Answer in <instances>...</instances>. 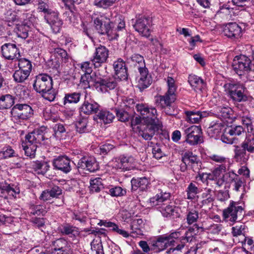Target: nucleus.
Returning <instances> with one entry per match:
<instances>
[{
  "label": "nucleus",
  "instance_id": "obj_1",
  "mask_svg": "<svg viewBox=\"0 0 254 254\" xmlns=\"http://www.w3.org/2000/svg\"><path fill=\"white\" fill-rule=\"evenodd\" d=\"M47 129V127H41L25 136V141L22 144V147L27 156L34 158L39 144L49 145Z\"/></svg>",
  "mask_w": 254,
  "mask_h": 254
},
{
  "label": "nucleus",
  "instance_id": "obj_2",
  "mask_svg": "<svg viewBox=\"0 0 254 254\" xmlns=\"http://www.w3.org/2000/svg\"><path fill=\"white\" fill-rule=\"evenodd\" d=\"M95 27L98 33L101 35L107 34L111 39H116L119 36L118 32L122 31L125 28V22L121 18L118 20V25L115 26V23L103 16L98 17L94 20Z\"/></svg>",
  "mask_w": 254,
  "mask_h": 254
},
{
  "label": "nucleus",
  "instance_id": "obj_3",
  "mask_svg": "<svg viewBox=\"0 0 254 254\" xmlns=\"http://www.w3.org/2000/svg\"><path fill=\"white\" fill-rule=\"evenodd\" d=\"M34 89L41 94L46 100L53 101L57 94V91L53 88L52 78L47 74H39L35 77L33 84Z\"/></svg>",
  "mask_w": 254,
  "mask_h": 254
},
{
  "label": "nucleus",
  "instance_id": "obj_4",
  "mask_svg": "<svg viewBox=\"0 0 254 254\" xmlns=\"http://www.w3.org/2000/svg\"><path fill=\"white\" fill-rule=\"evenodd\" d=\"M228 90L229 95L233 100L238 102H245L248 100L247 90L245 85L239 82H232L224 85Z\"/></svg>",
  "mask_w": 254,
  "mask_h": 254
},
{
  "label": "nucleus",
  "instance_id": "obj_5",
  "mask_svg": "<svg viewBox=\"0 0 254 254\" xmlns=\"http://www.w3.org/2000/svg\"><path fill=\"white\" fill-rule=\"evenodd\" d=\"M132 26L134 30L142 37H148L151 32L152 18L145 15H139L132 19Z\"/></svg>",
  "mask_w": 254,
  "mask_h": 254
},
{
  "label": "nucleus",
  "instance_id": "obj_6",
  "mask_svg": "<svg viewBox=\"0 0 254 254\" xmlns=\"http://www.w3.org/2000/svg\"><path fill=\"white\" fill-rule=\"evenodd\" d=\"M162 124L159 120L155 119L153 123H143L138 127L139 135L145 140H151L155 132L161 129Z\"/></svg>",
  "mask_w": 254,
  "mask_h": 254
},
{
  "label": "nucleus",
  "instance_id": "obj_7",
  "mask_svg": "<svg viewBox=\"0 0 254 254\" xmlns=\"http://www.w3.org/2000/svg\"><path fill=\"white\" fill-rule=\"evenodd\" d=\"M183 129V135L187 143L190 145H195L200 143L202 131L200 126L193 125L186 127Z\"/></svg>",
  "mask_w": 254,
  "mask_h": 254
},
{
  "label": "nucleus",
  "instance_id": "obj_8",
  "mask_svg": "<svg viewBox=\"0 0 254 254\" xmlns=\"http://www.w3.org/2000/svg\"><path fill=\"white\" fill-rule=\"evenodd\" d=\"M14 121L27 120L32 117L33 113L32 108L27 104H16L11 110Z\"/></svg>",
  "mask_w": 254,
  "mask_h": 254
},
{
  "label": "nucleus",
  "instance_id": "obj_9",
  "mask_svg": "<svg viewBox=\"0 0 254 254\" xmlns=\"http://www.w3.org/2000/svg\"><path fill=\"white\" fill-rule=\"evenodd\" d=\"M113 168L123 170H130L135 164V159L131 155H122L114 158L111 162Z\"/></svg>",
  "mask_w": 254,
  "mask_h": 254
},
{
  "label": "nucleus",
  "instance_id": "obj_10",
  "mask_svg": "<svg viewBox=\"0 0 254 254\" xmlns=\"http://www.w3.org/2000/svg\"><path fill=\"white\" fill-rule=\"evenodd\" d=\"M251 61L244 55L236 56L233 60V67L236 72L241 75L251 69Z\"/></svg>",
  "mask_w": 254,
  "mask_h": 254
},
{
  "label": "nucleus",
  "instance_id": "obj_11",
  "mask_svg": "<svg viewBox=\"0 0 254 254\" xmlns=\"http://www.w3.org/2000/svg\"><path fill=\"white\" fill-rule=\"evenodd\" d=\"M109 51L104 46L99 45L96 47L91 59V62L95 68H98L106 63L109 58Z\"/></svg>",
  "mask_w": 254,
  "mask_h": 254
},
{
  "label": "nucleus",
  "instance_id": "obj_12",
  "mask_svg": "<svg viewBox=\"0 0 254 254\" xmlns=\"http://www.w3.org/2000/svg\"><path fill=\"white\" fill-rule=\"evenodd\" d=\"M44 17L46 22L50 25L53 33L57 34L60 32L63 21L59 16V13L57 11L53 10Z\"/></svg>",
  "mask_w": 254,
  "mask_h": 254
},
{
  "label": "nucleus",
  "instance_id": "obj_13",
  "mask_svg": "<svg viewBox=\"0 0 254 254\" xmlns=\"http://www.w3.org/2000/svg\"><path fill=\"white\" fill-rule=\"evenodd\" d=\"M0 49L1 55L5 59L17 61L20 57L19 49L15 44L5 43Z\"/></svg>",
  "mask_w": 254,
  "mask_h": 254
},
{
  "label": "nucleus",
  "instance_id": "obj_14",
  "mask_svg": "<svg viewBox=\"0 0 254 254\" xmlns=\"http://www.w3.org/2000/svg\"><path fill=\"white\" fill-rule=\"evenodd\" d=\"M180 236L179 232H175L170 235L160 236L157 238L154 245L158 248L159 251H163L168 246L173 245L175 242L174 240Z\"/></svg>",
  "mask_w": 254,
  "mask_h": 254
},
{
  "label": "nucleus",
  "instance_id": "obj_15",
  "mask_svg": "<svg viewBox=\"0 0 254 254\" xmlns=\"http://www.w3.org/2000/svg\"><path fill=\"white\" fill-rule=\"evenodd\" d=\"M136 109L143 116L144 123H153L155 119L159 120L157 110L154 107L149 108L144 104H138L136 105Z\"/></svg>",
  "mask_w": 254,
  "mask_h": 254
},
{
  "label": "nucleus",
  "instance_id": "obj_16",
  "mask_svg": "<svg viewBox=\"0 0 254 254\" xmlns=\"http://www.w3.org/2000/svg\"><path fill=\"white\" fill-rule=\"evenodd\" d=\"M53 166L64 173H69L71 170V160L66 156H59L53 161Z\"/></svg>",
  "mask_w": 254,
  "mask_h": 254
},
{
  "label": "nucleus",
  "instance_id": "obj_17",
  "mask_svg": "<svg viewBox=\"0 0 254 254\" xmlns=\"http://www.w3.org/2000/svg\"><path fill=\"white\" fill-rule=\"evenodd\" d=\"M77 166L90 172H94L99 169V165L95 158L92 157H83L78 161Z\"/></svg>",
  "mask_w": 254,
  "mask_h": 254
},
{
  "label": "nucleus",
  "instance_id": "obj_18",
  "mask_svg": "<svg viewBox=\"0 0 254 254\" xmlns=\"http://www.w3.org/2000/svg\"><path fill=\"white\" fill-rule=\"evenodd\" d=\"M113 68L117 78L122 80L127 79V68L125 62L121 58H119L114 62Z\"/></svg>",
  "mask_w": 254,
  "mask_h": 254
},
{
  "label": "nucleus",
  "instance_id": "obj_19",
  "mask_svg": "<svg viewBox=\"0 0 254 254\" xmlns=\"http://www.w3.org/2000/svg\"><path fill=\"white\" fill-rule=\"evenodd\" d=\"M138 70L140 73V77L138 80V86L140 89L148 87L152 82L151 75L149 74L148 69L145 67H139Z\"/></svg>",
  "mask_w": 254,
  "mask_h": 254
},
{
  "label": "nucleus",
  "instance_id": "obj_20",
  "mask_svg": "<svg viewBox=\"0 0 254 254\" xmlns=\"http://www.w3.org/2000/svg\"><path fill=\"white\" fill-rule=\"evenodd\" d=\"M223 32L228 38L237 39L241 36L242 28L236 23H230L226 25Z\"/></svg>",
  "mask_w": 254,
  "mask_h": 254
},
{
  "label": "nucleus",
  "instance_id": "obj_21",
  "mask_svg": "<svg viewBox=\"0 0 254 254\" xmlns=\"http://www.w3.org/2000/svg\"><path fill=\"white\" fill-rule=\"evenodd\" d=\"M243 208L242 206L238 205L235 202H232L230 206L224 210L223 214L225 218H229L232 222H235L237 219V213H242Z\"/></svg>",
  "mask_w": 254,
  "mask_h": 254
},
{
  "label": "nucleus",
  "instance_id": "obj_22",
  "mask_svg": "<svg viewBox=\"0 0 254 254\" xmlns=\"http://www.w3.org/2000/svg\"><path fill=\"white\" fill-rule=\"evenodd\" d=\"M99 105L94 101L85 98L80 108V112L86 115L95 114L99 110Z\"/></svg>",
  "mask_w": 254,
  "mask_h": 254
},
{
  "label": "nucleus",
  "instance_id": "obj_23",
  "mask_svg": "<svg viewBox=\"0 0 254 254\" xmlns=\"http://www.w3.org/2000/svg\"><path fill=\"white\" fill-rule=\"evenodd\" d=\"M188 82L191 88L196 92H201L206 87V82L200 77L195 74H190L188 77Z\"/></svg>",
  "mask_w": 254,
  "mask_h": 254
},
{
  "label": "nucleus",
  "instance_id": "obj_24",
  "mask_svg": "<svg viewBox=\"0 0 254 254\" xmlns=\"http://www.w3.org/2000/svg\"><path fill=\"white\" fill-rule=\"evenodd\" d=\"M176 99V94H172L166 92L164 95H160L156 99V102L158 106L162 109H165L170 107L171 104Z\"/></svg>",
  "mask_w": 254,
  "mask_h": 254
},
{
  "label": "nucleus",
  "instance_id": "obj_25",
  "mask_svg": "<svg viewBox=\"0 0 254 254\" xmlns=\"http://www.w3.org/2000/svg\"><path fill=\"white\" fill-rule=\"evenodd\" d=\"M187 118V121L192 124H196L199 122L201 119L211 116L213 114L211 112L207 111H186L185 112Z\"/></svg>",
  "mask_w": 254,
  "mask_h": 254
},
{
  "label": "nucleus",
  "instance_id": "obj_26",
  "mask_svg": "<svg viewBox=\"0 0 254 254\" xmlns=\"http://www.w3.org/2000/svg\"><path fill=\"white\" fill-rule=\"evenodd\" d=\"M238 114L241 118V122L243 125L247 127V134L254 133L251 116L249 111L247 109H243L242 110H240Z\"/></svg>",
  "mask_w": 254,
  "mask_h": 254
},
{
  "label": "nucleus",
  "instance_id": "obj_27",
  "mask_svg": "<svg viewBox=\"0 0 254 254\" xmlns=\"http://www.w3.org/2000/svg\"><path fill=\"white\" fill-rule=\"evenodd\" d=\"M234 158L238 162L245 163L249 158V154L247 153V150L243 146V142L241 146L234 145Z\"/></svg>",
  "mask_w": 254,
  "mask_h": 254
},
{
  "label": "nucleus",
  "instance_id": "obj_28",
  "mask_svg": "<svg viewBox=\"0 0 254 254\" xmlns=\"http://www.w3.org/2000/svg\"><path fill=\"white\" fill-rule=\"evenodd\" d=\"M224 127L222 121L212 122L208 128L207 132L211 137H216L220 135Z\"/></svg>",
  "mask_w": 254,
  "mask_h": 254
},
{
  "label": "nucleus",
  "instance_id": "obj_29",
  "mask_svg": "<svg viewBox=\"0 0 254 254\" xmlns=\"http://www.w3.org/2000/svg\"><path fill=\"white\" fill-rule=\"evenodd\" d=\"M117 85L116 80L114 78L101 79V81L97 87V90L102 92H106L108 90L114 89Z\"/></svg>",
  "mask_w": 254,
  "mask_h": 254
},
{
  "label": "nucleus",
  "instance_id": "obj_30",
  "mask_svg": "<svg viewBox=\"0 0 254 254\" xmlns=\"http://www.w3.org/2000/svg\"><path fill=\"white\" fill-rule=\"evenodd\" d=\"M59 230L63 234L70 237H75L79 234L78 228L68 223L64 224L59 227Z\"/></svg>",
  "mask_w": 254,
  "mask_h": 254
},
{
  "label": "nucleus",
  "instance_id": "obj_31",
  "mask_svg": "<svg viewBox=\"0 0 254 254\" xmlns=\"http://www.w3.org/2000/svg\"><path fill=\"white\" fill-rule=\"evenodd\" d=\"M171 194L169 192H163L157 193L154 196L150 198V202L152 206L161 205L163 202L170 197Z\"/></svg>",
  "mask_w": 254,
  "mask_h": 254
},
{
  "label": "nucleus",
  "instance_id": "obj_32",
  "mask_svg": "<svg viewBox=\"0 0 254 254\" xmlns=\"http://www.w3.org/2000/svg\"><path fill=\"white\" fill-rule=\"evenodd\" d=\"M33 170L38 174H45L49 169L50 166L48 162L36 161L31 164Z\"/></svg>",
  "mask_w": 254,
  "mask_h": 254
},
{
  "label": "nucleus",
  "instance_id": "obj_33",
  "mask_svg": "<svg viewBox=\"0 0 254 254\" xmlns=\"http://www.w3.org/2000/svg\"><path fill=\"white\" fill-rule=\"evenodd\" d=\"M131 183L132 190L139 189L141 190H144L147 189L149 181L146 178L143 177L137 179H132Z\"/></svg>",
  "mask_w": 254,
  "mask_h": 254
},
{
  "label": "nucleus",
  "instance_id": "obj_34",
  "mask_svg": "<svg viewBox=\"0 0 254 254\" xmlns=\"http://www.w3.org/2000/svg\"><path fill=\"white\" fill-rule=\"evenodd\" d=\"M226 175L230 178L234 190L237 191H239L240 189L244 185L242 179L234 172H229L226 174Z\"/></svg>",
  "mask_w": 254,
  "mask_h": 254
},
{
  "label": "nucleus",
  "instance_id": "obj_35",
  "mask_svg": "<svg viewBox=\"0 0 254 254\" xmlns=\"http://www.w3.org/2000/svg\"><path fill=\"white\" fill-rule=\"evenodd\" d=\"M65 4V6L69 10V11L65 12L64 14L67 15L68 19L66 20H68L69 22H72V18L71 16L73 15V9L74 7V4H80L82 0H62Z\"/></svg>",
  "mask_w": 254,
  "mask_h": 254
},
{
  "label": "nucleus",
  "instance_id": "obj_36",
  "mask_svg": "<svg viewBox=\"0 0 254 254\" xmlns=\"http://www.w3.org/2000/svg\"><path fill=\"white\" fill-rule=\"evenodd\" d=\"M157 209L161 213L163 217L166 218H171L175 211L174 206L165 203H162L161 205L157 206Z\"/></svg>",
  "mask_w": 254,
  "mask_h": 254
},
{
  "label": "nucleus",
  "instance_id": "obj_37",
  "mask_svg": "<svg viewBox=\"0 0 254 254\" xmlns=\"http://www.w3.org/2000/svg\"><path fill=\"white\" fill-rule=\"evenodd\" d=\"M214 112L219 118L225 119L230 118L232 111L228 106H220L215 108Z\"/></svg>",
  "mask_w": 254,
  "mask_h": 254
},
{
  "label": "nucleus",
  "instance_id": "obj_38",
  "mask_svg": "<svg viewBox=\"0 0 254 254\" xmlns=\"http://www.w3.org/2000/svg\"><path fill=\"white\" fill-rule=\"evenodd\" d=\"M14 103V98L9 94L2 95L0 97V110L10 108Z\"/></svg>",
  "mask_w": 254,
  "mask_h": 254
},
{
  "label": "nucleus",
  "instance_id": "obj_39",
  "mask_svg": "<svg viewBox=\"0 0 254 254\" xmlns=\"http://www.w3.org/2000/svg\"><path fill=\"white\" fill-rule=\"evenodd\" d=\"M5 192L16 198L20 193V189L17 186L13 187V186L11 187L9 185H0V193L4 194Z\"/></svg>",
  "mask_w": 254,
  "mask_h": 254
},
{
  "label": "nucleus",
  "instance_id": "obj_40",
  "mask_svg": "<svg viewBox=\"0 0 254 254\" xmlns=\"http://www.w3.org/2000/svg\"><path fill=\"white\" fill-rule=\"evenodd\" d=\"M54 133L52 136H50L49 139V144L51 139H55L56 140H61L62 138V134L65 132L66 129L64 126L62 124H57L53 127Z\"/></svg>",
  "mask_w": 254,
  "mask_h": 254
},
{
  "label": "nucleus",
  "instance_id": "obj_41",
  "mask_svg": "<svg viewBox=\"0 0 254 254\" xmlns=\"http://www.w3.org/2000/svg\"><path fill=\"white\" fill-rule=\"evenodd\" d=\"M97 116L105 124L112 123L115 118L114 114L107 110H100Z\"/></svg>",
  "mask_w": 254,
  "mask_h": 254
},
{
  "label": "nucleus",
  "instance_id": "obj_42",
  "mask_svg": "<svg viewBox=\"0 0 254 254\" xmlns=\"http://www.w3.org/2000/svg\"><path fill=\"white\" fill-rule=\"evenodd\" d=\"M243 146L250 153H254V133L246 134L245 140L243 142Z\"/></svg>",
  "mask_w": 254,
  "mask_h": 254
},
{
  "label": "nucleus",
  "instance_id": "obj_43",
  "mask_svg": "<svg viewBox=\"0 0 254 254\" xmlns=\"http://www.w3.org/2000/svg\"><path fill=\"white\" fill-rule=\"evenodd\" d=\"M182 161L185 164V166H188L190 164H195L200 160L198 157L194 155L192 152L187 151L182 156Z\"/></svg>",
  "mask_w": 254,
  "mask_h": 254
},
{
  "label": "nucleus",
  "instance_id": "obj_44",
  "mask_svg": "<svg viewBox=\"0 0 254 254\" xmlns=\"http://www.w3.org/2000/svg\"><path fill=\"white\" fill-rule=\"evenodd\" d=\"M82 80H88L91 86H95L97 89V87L100 85L101 78L97 76L96 73H93L83 74L81 76Z\"/></svg>",
  "mask_w": 254,
  "mask_h": 254
},
{
  "label": "nucleus",
  "instance_id": "obj_45",
  "mask_svg": "<svg viewBox=\"0 0 254 254\" xmlns=\"http://www.w3.org/2000/svg\"><path fill=\"white\" fill-rule=\"evenodd\" d=\"M88 123L87 118H83L79 119L76 124V131L80 134L89 132L90 128L88 127Z\"/></svg>",
  "mask_w": 254,
  "mask_h": 254
},
{
  "label": "nucleus",
  "instance_id": "obj_46",
  "mask_svg": "<svg viewBox=\"0 0 254 254\" xmlns=\"http://www.w3.org/2000/svg\"><path fill=\"white\" fill-rule=\"evenodd\" d=\"M81 97V94L79 92H73L71 93H67L65 94L64 98V104L71 103H77Z\"/></svg>",
  "mask_w": 254,
  "mask_h": 254
},
{
  "label": "nucleus",
  "instance_id": "obj_47",
  "mask_svg": "<svg viewBox=\"0 0 254 254\" xmlns=\"http://www.w3.org/2000/svg\"><path fill=\"white\" fill-rule=\"evenodd\" d=\"M194 226L197 228V230L201 229L202 231L207 230L208 232L215 234L220 230V227L216 224H212L207 225L206 222H204L201 226H198L197 224H195Z\"/></svg>",
  "mask_w": 254,
  "mask_h": 254
},
{
  "label": "nucleus",
  "instance_id": "obj_48",
  "mask_svg": "<svg viewBox=\"0 0 254 254\" xmlns=\"http://www.w3.org/2000/svg\"><path fill=\"white\" fill-rule=\"evenodd\" d=\"M30 73L18 69L15 71L13 74L14 80L17 83H23L28 79L30 75Z\"/></svg>",
  "mask_w": 254,
  "mask_h": 254
},
{
  "label": "nucleus",
  "instance_id": "obj_49",
  "mask_svg": "<svg viewBox=\"0 0 254 254\" xmlns=\"http://www.w3.org/2000/svg\"><path fill=\"white\" fill-rule=\"evenodd\" d=\"M17 61L18 62V69L24 70V71L30 74L32 68L31 62L25 58H19Z\"/></svg>",
  "mask_w": 254,
  "mask_h": 254
},
{
  "label": "nucleus",
  "instance_id": "obj_50",
  "mask_svg": "<svg viewBox=\"0 0 254 254\" xmlns=\"http://www.w3.org/2000/svg\"><path fill=\"white\" fill-rule=\"evenodd\" d=\"M29 212L33 215H44L48 211V208L45 205H32L29 208Z\"/></svg>",
  "mask_w": 254,
  "mask_h": 254
},
{
  "label": "nucleus",
  "instance_id": "obj_51",
  "mask_svg": "<svg viewBox=\"0 0 254 254\" xmlns=\"http://www.w3.org/2000/svg\"><path fill=\"white\" fill-rule=\"evenodd\" d=\"M30 28L25 24L18 25L14 29L17 36L22 39H26L28 36V32Z\"/></svg>",
  "mask_w": 254,
  "mask_h": 254
},
{
  "label": "nucleus",
  "instance_id": "obj_52",
  "mask_svg": "<svg viewBox=\"0 0 254 254\" xmlns=\"http://www.w3.org/2000/svg\"><path fill=\"white\" fill-rule=\"evenodd\" d=\"M102 179L100 178H97L90 181V192H98L100 191L102 187L101 183Z\"/></svg>",
  "mask_w": 254,
  "mask_h": 254
},
{
  "label": "nucleus",
  "instance_id": "obj_53",
  "mask_svg": "<svg viewBox=\"0 0 254 254\" xmlns=\"http://www.w3.org/2000/svg\"><path fill=\"white\" fill-rule=\"evenodd\" d=\"M187 192V198L192 200L195 195L199 192L197 187L193 183H190L186 190Z\"/></svg>",
  "mask_w": 254,
  "mask_h": 254
},
{
  "label": "nucleus",
  "instance_id": "obj_54",
  "mask_svg": "<svg viewBox=\"0 0 254 254\" xmlns=\"http://www.w3.org/2000/svg\"><path fill=\"white\" fill-rule=\"evenodd\" d=\"M198 218V212L194 209L188 210L186 214L187 222L189 225L195 223Z\"/></svg>",
  "mask_w": 254,
  "mask_h": 254
},
{
  "label": "nucleus",
  "instance_id": "obj_55",
  "mask_svg": "<svg viewBox=\"0 0 254 254\" xmlns=\"http://www.w3.org/2000/svg\"><path fill=\"white\" fill-rule=\"evenodd\" d=\"M17 154L12 147L8 145L3 147L0 152V156L4 158L16 157Z\"/></svg>",
  "mask_w": 254,
  "mask_h": 254
},
{
  "label": "nucleus",
  "instance_id": "obj_56",
  "mask_svg": "<svg viewBox=\"0 0 254 254\" xmlns=\"http://www.w3.org/2000/svg\"><path fill=\"white\" fill-rule=\"evenodd\" d=\"M165 80L167 85V91L168 93L176 94V92L177 89V85L176 83L175 79L170 76H168Z\"/></svg>",
  "mask_w": 254,
  "mask_h": 254
},
{
  "label": "nucleus",
  "instance_id": "obj_57",
  "mask_svg": "<svg viewBox=\"0 0 254 254\" xmlns=\"http://www.w3.org/2000/svg\"><path fill=\"white\" fill-rule=\"evenodd\" d=\"M117 0H94V4L99 8L107 9L112 6Z\"/></svg>",
  "mask_w": 254,
  "mask_h": 254
},
{
  "label": "nucleus",
  "instance_id": "obj_58",
  "mask_svg": "<svg viewBox=\"0 0 254 254\" xmlns=\"http://www.w3.org/2000/svg\"><path fill=\"white\" fill-rule=\"evenodd\" d=\"M126 193V190L119 186H115L109 190V193L114 197L124 196Z\"/></svg>",
  "mask_w": 254,
  "mask_h": 254
},
{
  "label": "nucleus",
  "instance_id": "obj_59",
  "mask_svg": "<svg viewBox=\"0 0 254 254\" xmlns=\"http://www.w3.org/2000/svg\"><path fill=\"white\" fill-rule=\"evenodd\" d=\"M54 250H68V244L64 239H58L53 242Z\"/></svg>",
  "mask_w": 254,
  "mask_h": 254
},
{
  "label": "nucleus",
  "instance_id": "obj_60",
  "mask_svg": "<svg viewBox=\"0 0 254 254\" xmlns=\"http://www.w3.org/2000/svg\"><path fill=\"white\" fill-rule=\"evenodd\" d=\"M212 190L209 188H205L204 191L202 193L201 196L203 198L202 203L203 205H207L213 201L212 194H211Z\"/></svg>",
  "mask_w": 254,
  "mask_h": 254
},
{
  "label": "nucleus",
  "instance_id": "obj_61",
  "mask_svg": "<svg viewBox=\"0 0 254 254\" xmlns=\"http://www.w3.org/2000/svg\"><path fill=\"white\" fill-rule=\"evenodd\" d=\"M130 59L137 68L139 67L145 66V61L143 56L139 54H134L131 56Z\"/></svg>",
  "mask_w": 254,
  "mask_h": 254
},
{
  "label": "nucleus",
  "instance_id": "obj_62",
  "mask_svg": "<svg viewBox=\"0 0 254 254\" xmlns=\"http://www.w3.org/2000/svg\"><path fill=\"white\" fill-rule=\"evenodd\" d=\"M116 112L117 117L119 121L123 122L128 121L129 116L127 112L123 109H116Z\"/></svg>",
  "mask_w": 254,
  "mask_h": 254
},
{
  "label": "nucleus",
  "instance_id": "obj_63",
  "mask_svg": "<svg viewBox=\"0 0 254 254\" xmlns=\"http://www.w3.org/2000/svg\"><path fill=\"white\" fill-rule=\"evenodd\" d=\"M91 63L89 62H85L78 64L81 70L84 73V74L92 73V67Z\"/></svg>",
  "mask_w": 254,
  "mask_h": 254
},
{
  "label": "nucleus",
  "instance_id": "obj_64",
  "mask_svg": "<svg viewBox=\"0 0 254 254\" xmlns=\"http://www.w3.org/2000/svg\"><path fill=\"white\" fill-rule=\"evenodd\" d=\"M91 247L92 251H96V254H104L101 242L97 243V241L93 240L91 243Z\"/></svg>",
  "mask_w": 254,
  "mask_h": 254
}]
</instances>
